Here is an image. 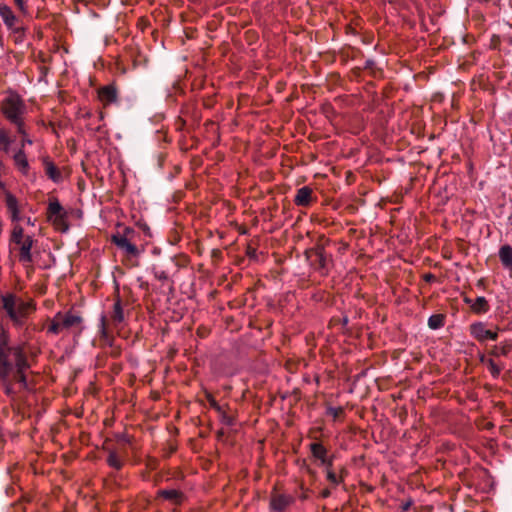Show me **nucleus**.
Wrapping results in <instances>:
<instances>
[{
  "mask_svg": "<svg viewBox=\"0 0 512 512\" xmlns=\"http://www.w3.org/2000/svg\"><path fill=\"white\" fill-rule=\"evenodd\" d=\"M30 368L25 344H13L8 329L0 324V383L7 397L15 399L16 384L23 390L28 389L27 371Z\"/></svg>",
  "mask_w": 512,
  "mask_h": 512,
  "instance_id": "f257e3e1",
  "label": "nucleus"
},
{
  "mask_svg": "<svg viewBox=\"0 0 512 512\" xmlns=\"http://www.w3.org/2000/svg\"><path fill=\"white\" fill-rule=\"evenodd\" d=\"M36 310L33 299H24L13 291L0 293V312L8 318L14 327H22Z\"/></svg>",
  "mask_w": 512,
  "mask_h": 512,
  "instance_id": "f03ea898",
  "label": "nucleus"
},
{
  "mask_svg": "<svg viewBox=\"0 0 512 512\" xmlns=\"http://www.w3.org/2000/svg\"><path fill=\"white\" fill-rule=\"evenodd\" d=\"M0 111L5 119L16 127L20 135H26L24 116L27 112V106L17 93H9L0 102Z\"/></svg>",
  "mask_w": 512,
  "mask_h": 512,
  "instance_id": "7ed1b4c3",
  "label": "nucleus"
},
{
  "mask_svg": "<svg viewBox=\"0 0 512 512\" xmlns=\"http://www.w3.org/2000/svg\"><path fill=\"white\" fill-rule=\"evenodd\" d=\"M16 245L19 250V261L24 265H30L32 259V247L34 239L30 235L24 234V229L21 225L15 224L12 228L10 235V245Z\"/></svg>",
  "mask_w": 512,
  "mask_h": 512,
  "instance_id": "20e7f679",
  "label": "nucleus"
},
{
  "mask_svg": "<svg viewBox=\"0 0 512 512\" xmlns=\"http://www.w3.org/2000/svg\"><path fill=\"white\" fill-rule=\"evenodd\" d=\"M82 318L77 313L72 311L68 312H58L52 318L50 325L48 327V333L51 334H60L63 331L71 330L72 328H78L79 332L82 331Z\"/></svg>",
  "mask_w": 512,
  "mask_h": 512,
  "instance_id": "39448f33",
  "label": "nucleus"
},
{
  "mask_svg": "<svg viewBox=\"0 0 512 512\" xmlns=\"http://www.w3.org/2000/svg\"><path fill=\"white\" fill-rule=\"evenodd\" d=\"M134 235L135 230L133 228L125 227L123 233H117L112 236V242L129 260L139 257L142 252V250L132 242Z\"/></svg>",
  "mask_w": 512,
  "mask_h": 512,
  "instance_id": "423d86ee",
  "label": "nucleus"
},
{
  "mask_svg": "<svg viewBox=\"0 0 512 512\" xmlns=\"http://www.w3.org/2000/svg\"><path fill=\"white\" fill-rule=\"evenodd\" d=\"M68 213L60 204L57 198L49 200L47 207V219L52 223L54 228L60 232H66L69 229L67 222Z\"/></svg>",
  "mask_w": 512,
  "mask_h": 512,
  "instance_id": "0eeeda50",
  "label": "nucleus"
},
{
  "mask_svg": "<svg viewBox=\"0 0 512 512\" xmlns=\"http://www.w3.org/2000/svg\"><path fill=\"white\" fill-rule=\"evenodd\" d=\"M305 255L310 266L315 271H318L321 275H326L328 273L330 257L327 255L323 247L317 246L315 248L308 249L305 252Z\"/></svg>",
  "mask_w": 512,
  "mask_h": 512,
  "instance_id": "6e6552de",
  "label": "nucleus"
},
{
  "mask_svg": "<svg viewBox=\"0 0 512 512\" xmlns=\"http://www.w3.org/2000/svg\"><path fill=\"white\" fill-rule=\"evenodd\" d=\"M0 17L8 30L18 33L22 31L20 20L10 6L0 3Z\"/></svg>",
  "mask_w": 512,
  "mask_h": 512,
  "instance_id": "1a4fd4ad",
  "label": "nucleus"
},
{
  "mask_svg": "<svg viewBox=\"0 0 512 512\" xmlns=\"http://www.w3.org/2000/svg\"><path fill=\"white\" fill-rule=\"evenodd\" d=\"M470 334L479 342L486 340L495 341L498 338V333L486 328L483 322H476L470 325Z\"/></svg>",
  "mask_w": 512,
  "mask_h": 512,
  "instance_id": "9d476101",
  "label": "nucleus"
},
{
  "mask_svg": "<svg viewBox=\"0 0 512 512\" xmlns=\"http://www.w3.org/2000/svg\"><path fill=\"white\" fill-rule=\"evenodd\" d=\"M294 501L295 499L291 495L273 493L270 498V510L272 512H285Z\"/></svg>",
  "mask_w": 512,
  "mask_h": 512,
  "instance_id": "9b49d317",
  "label": "nucleus"
},
{
  "mask_svg": "<svg viewBox=\"0 0 512 512\" xmlns=\"http://www.w3.org/2000/svg\"><path fill=\"white\" fill-rule=\"evenodd\" d=\"M98 98L104 106L116 103L118 100L117 89L113 85L103 86L98 90Z\"/></svg>",
  "mask_w": 512,
  "mask_h": 512,
  "instance_id": "f8f14e48",
  "label": "nucleus"
},
{
  "mask_svg": "<svg viewBox=\"0 0 512 512\" xmlns=\"http://www.w3.org/2000/svg\"><path fill=\"white\" fill-rule=\"evenodd\" d=\"M110 318H111V324L115 328L121 327V325L125 321L124 309H123L122 301L119 297H117L114 301V304H113V307H112V310L110 313Z\"/></svg>",
  "mask_w": 512,
  "mask_h": 512,
  "instance_id": "ddd939ff",
  "label": "nucleus"
},
{
  "mask_svg": "<svg viewBox=\"0 0 512 512\" xmlns=\"http://www.w3.org/2000/svg\"><path fill=\"white\" fill-rule=\"evenodd\" d=\"M312 189L308 186H303L297 190L294 198V203L297 206H308L312 199Z\"/></svg>",
  "mask_w": 512,
  "mask_h": 512,
  "instance_id": "4468645a",
  "label": "nucleus"
},
{
  "mask_svg": "<svg viewBox=\"0 0 512 512\" xmlns=\"http://www.w3.org/2000/svg\"><path fill=\"white\" fill-rule=\"evenodd\" d=\"M512 351V340L506 339L499 345H494L489 354L493 357L508 356Z\"/></svg>",
  "mask_w": 512,
  "mask_h": 512,
  "instance_id": "2eb2a0df",
  "label": "nucleus"
},
{
  "mask_svg": "<svg viewBox=\"0 0 512 512\" xmlns=\"http://www.w3.org/2000/svg\"><path fill=\"white\" fill-rule=\"evenodd\" d=\"M6 206L7 209L11 215L12 221H19L20 220V211L18 207V201L17 198L12 195L11 193H6Z\"/></svg>",
  "mask_w": 512,
  "mask_h": 512,
  "instance_id": "dca6fc26",
  "label": "nucleus"
},
{
  "mask_svg": "<svg viewBox=\"0 0 512 512\" xmlns=\"http://www.w3.org/2000/svg\"><path fill=\"white\" fill-rule=\"evenodd\" d=\"M43 164L45 173L49 179H51L55 183H59L62 181V173L52 161H50L49 159H44Z\"/></svg>",
  "mask_w": 512,
  "mask_h": 512,
  "instance_id": "f3484780",
  "label": "nucleus"
},
{
  "mask_svg": "<svg viewBox=\"0 0 512 512\" xmlns=\"http://www.w3.org/2000/svg\"><path fill=\"white\" fill-rule=\"evenodd\" d=\"M498 255L503 267L512 270V246L508 244L501 246Z\"/></svg>",
  "mask_w": 512,
  "mask_h": 512,
  "instance_id": "a211bd4d",
  "label": "nucleus"
},
{
  "mask_svg": "<svg viewBox=\"0 0 512 512\" xmlns=\"http://www.w3.org/2000/svg\"><path fill=\"white\" fill-rule=\"evenodd\" d=\"M465 302L470 304L473 312L477 314L486 313L489 310L488 301L483 296L477 297L474 302H472L469 298H466Z\"/></svg>",
  "mask_w": 512,
  "mask_h": 512,
  "instance_id": "6ab92c4d",
  "label": "nucleus"
},
{
  "mask_svg": "<svg viewBox=\"0 0 512 512\" xmlns=\"http://www.w3.org/2000/svg\"><path fill=\"white\" fill-rule=\"evenodd\" d=\"M310 451L312 456L319 460L320 463H326L328 458V451L320 442L311 443Z\"/></svg>",
  "mask_w": 512,
  "mask_h": 512,
  "instance_id": "aec40b11",
  "label": "nucleus"
},
{
  "mask_svg": "<svg viewBox=\"0 0 512 512\" xmlns=\"http://www.w3.org/2000/svg\"><path fill=\"white\" fill-rule=\"evenodd\" d=\"M14 163L16 165V167L23 173V174H27L28 173V170H29V163H28V160H27V156L24 152V149H19L14 157Z\"/></svg>",
  "mask_w": 512,
  "mask_h": 512,
  "instance_id": "412c9836",
  "label": "nucleus"
},
{
  "mask_svg": "<svg viewBox=\"0 0 512 512\" xmlns=\"http://www.w3.org/2000/svg\"><path fill=\"white\" fill-rule=\"evenodd\" d=\"M158 494L162 498L169 500L175 504L181 503L183 499V494L176 489L160 490Z\"/></svg>",
  "mask_w": 512,
  "mask_h": 512,
  "instance_id": "4be33fe9",
  "label": "nucleus"
},
{
  "mask_svg": "<svg viewBox=\"0 0 512 512\" xmlns=\"http://www.w3.org/2000/svg\"><path fill=\"white\" fill-rule=\"evenodd\" d=\"M107 463L110 467L120 470L123 466V460L116 451H110L107 457Z\"/></svg>",
  "mask_w": 512,
  "mask_h": 512,
  "instance_id": "5701e85b",
  "label": "nucleus"
},
{
  "mask_svg": "<svg viewBox=\"0 0 512 512\" xmlns=\"http://www.w3.org/2000/svg\"><path fill=\"white\" fill-rule=\"evenodd\" d=\"M444 325V316L441 314H434L428 319V326L431 329H439Z\"/></svg>",
  "mask_w": 512,
  "mask_h": 512,
  "instance_id": "b1692460",
  "label": "nucleus"
},
{
  "mask_svg": "<svg viewBox=\"0 0 512 512\" xmlns=\"http://www.w3.org/2000/svg\"><path fill=\"white\" fill-rule=\"evenodd\" d=\"M11 145V139L9 138L7 132L3 129H0V150L7 152Z\"/></svg>",
  "mask_w": 512,
  "mask_h": 512,
  "instance_id": "393cba45",
  "label": "nucleus"
},
{
  "mask_svg": "<svg viewBox=\"0 0 512 512\" xmlns=\"http://www.w3.org/2000/svg\"><path fill=\"white\" fill-rule=\"evenodd\" d=\"M100 335L101 338L106 342L110 341V335L107 329V319L105 315H102L100 318Z\"/></svg>",
  "mask_w": 512,
  "mask_h": 512,
  "instance_id": "a878e982",
  "label": "nucleus"
},
{
  "mask_svg": "<svg viewBox=\"0 0 512 512\" xmlns=\"http://www.w3.org/2000/svg\"><path fill=\"white\" fill-rule=\"evenodd\" d=\"M326 478L327 480L333 485V486H337L339 485L341 482H343V477L342 476H337L333 471L332 469H327L326 470Z\"/></svg>",
  "mask_w": 512,
  "mask_h": 512,
  "instance_id": "bb28decb",
  "label": "nucleus"
},
{
  "mask_svg": "<svg viewBox=\"0 0 512 512\" xmlns=\"http://www.w3.org/2000/svg\"><path fill=\"white\" fill-rule=\"evenodd\" d=\"M487 366H488V369H489L491 375L494 378H497L500 375L501 368L496 364V362L493 359L487 360Z\"/></svg>",
  "mask_w": 512,
  "mask_h": 512,
  "instance_id": "cd10ccee",
  "label": "nucleus"
},
{
  "mask_svg": "<svg viewBox=\"0 0 512 512\" xmlns=\"http://www.w3.org/2000/svg\"><path fill=\"white\" fill-rule=\"evenodd\" d=\"M13 1H14V4L16 5V7L18 8V10L24 16H28L29 15V9H28V5H27V0H13Z\"/></svg>",
  "mask_w": 512,
  "mask_h": 512,
  "instance_id": "c85d7f7f",
  "label": "nucleus"
},
{
  "mask_svg": "<svg viewBox=\"0 0 512 512\" xmlns=\"http://www.w3.org/2000/svg\"><path fill=\"white\" fill-rule=\"evenodd\" d=\"M13 1H14V4L16 5V7L18 8V10L24 16H28L29 15V9H28V5H27V0H13Z\"/></svg>",
  "mask_w": 512,
  "mask_h": 512,
  "instance_id": "c756f323",
  "label": "nucleus"
},
{
  "mask_svg": "<svg viewBox=\"0 0 512 512\" xmlns=\"http://www.w3.org/2000/svg\"><path fill=\"white\" fill-rule=\"evenodd\" d=\"M343 413H344V409L342 407H328L327 408V415L332 416L334 420H336L341 415H343Z\"/></svg>",
  "mask_w": 512,
  "mask_h": 512,
  "instance_id": "7c9ffc66",
  "label": "nucleus"
},
{
  "mask_svg": "<svg viewBox=\"0 0 512 512\" xmlns=\"http://www.w3.org/2000/svg\"><path fill=\"white\" fill-rule=\"evenodd\" d=\"M154 276H155V278H157L160 281H165L168 279L167 273L163 270H155Z\"/></svg>",
  "mask_w": 512,
  "mask_h": 512,
  "instance_id": "2f4dec72",
  "label": "nucleus"
},
{
  "mask_svg": "<svg viewBox=\"0 0 512 512\" xmlns=\"http://www.w3.org/2000/svg\"><path fill=\"white\" fill-rule=\"evenodd\" d=\"M207 400L212 408H214L215 410H220L219 404L211 394L207 395Z\"/></svg>",
  "mask_w": 512,
  "mask_h": 512,
  "instance_id": "473e14b6",
  "label": "nucleus"
},
{
  "mask_svg": "<svg viewBox=\"0 0 512 512\" xmlns=\"http://www.w3.org/2000/svg\"><path fill=\"white\" fill-rule=\"evenodd\" d=\"M22 136V140H21V148L20 149H24V147L26 145H31L32 144V140L28 137V133L26 132V135H21Z\"/></svg>",
  "mask_w": 512,
  "mask_h": 512,
  "instance_id": "72a5a7b5",
  "label": "nucleus"
},
{
  "mask_svg": "<svg viewBox=\"0 0 512 512\" xmlns=\"http://www.w3.org/2000/svg\"><path fill=\"white\" fill-rule=\"evenodd\" d=\"M423 279L426 281V282H434L436 280V277L434 274L432 273H426L424 274L423 276Z\"/></svg>",
  "mask_w": 512,
  "mask_h": 512,
  "instance_id": "f704fd0d",
  "label": "nucleus"
},
{
  "mask_svg": "<svg viewBox=\"0 0 512 512\" xmlns=\"http://www.w3.org/2000/svg\"><path fill=\"white\" fill-rule=\"evenodd\" d=\"M321 464L326 466V470L331 469L333 465V459L331 457H328L326 463Z\"/></svg>",
  "mask_w": 512,
  "mask_h": 512,
  "instance_id": "c9c22d12",
  "label": "nucleus"
},
{
  "mask_svg": "<svg viewBox=\"0 0 512 512\" xmlns=\"http://www.w3.org/2000/svg\"><path fill=\"white\" fill-rule=\"evenodd\" d=\"M330 490L329 489H324L322 492H321V497L322 498H328L330 496Z\"/></svg>",
  "mask_w": 512,
  "mask_h": 512,
  "instance_id": "e433bc0d",
  "label": "nucleus"
},
{
  "mask_svg": "<svg viewBox=\"0 0 512 512\" xmlns=\"http://www.w3.org/2000/svg\"><path fill=\"white\" fill-rule=\"evenodd\" d=\"M488 359H489V358H486V356H484V355H482V356L480 357V361H481L482 363H486V364H487V360H488Z\"/></svg>",
  "mask_w": 512,
  "mask_h": 512,
  "instance_id": "4c0bfd02",
  "label": "nucleus"
},
{
  "mask_svg": "<svg viewBox=\"0 0 512 512\" xmlns=\"http://www.w3.org/2000/svg\"><path fill=\"white\" fill-rule=\"evenodd\" d=\"M27 223H28V224H30V225H33V223H32V221H31V219H30V218H28Z\"/></svg>",
  "mask_w": 512,
  "mask_h": 512,
  "instance_id": "58836bf2",
  "label": "nucleus"
},
{
  "mask_svg": "<svg viewBox=\"0 0 512 512\" xmlns=\"http://www.w3.org/2000/svg\"><path fill=\"white\" fill-rule=\"evenodd\" d=\"M3 187V183L0 181V189Z\"/></svg>",
  "mask_w": 512,
  "mask_h": 512,
  "instance_id": "ea45409f",
  "label": "nucleus"
}]
</instances>
